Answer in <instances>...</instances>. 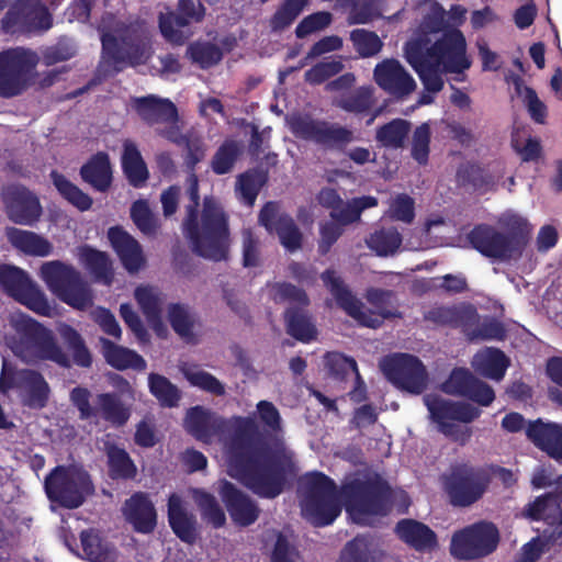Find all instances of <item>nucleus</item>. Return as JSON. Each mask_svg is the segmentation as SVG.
Returning a JSON list of instances; mask_svg holds the SVG:
<instances>
[{"mask_svg":"<svg viewBox=\"0 0 562 562\" xmlns=\"http://www.w3.org/2000/svg\"><path fill=\"white\" fill-rule=\"evenodd\" d=\"M181 372L190 385L215 396L225 394L224 384L213 374L199 369L198 366L186 364L181 368Z\"/></svg>","mask_w":562,"mask_h":562,"instance_id":"57","label":"nucleus"},{"mask_svg":"<svg viewBox=\"0 0 562 562\" xmlns=\"http://www.w3.org/2000/svg\"><path fill=\"white\" fill-rule=\"evenodd\" d=\"M473 366L485 378L499 381L509 367V359L501 349L487 348L475 355Z\"/></svg>","mask_w":562,"mask_h":562,"instance_id":"48","label":"nucleus"},{"mask_svg":"<svg viewBox=\"0 0 562 562\" xmlns=\"http://www.w3.org/2000/svg\"><path fill=\"white\" fill-rule=\"evenodd\" d=\"M101 61L98 70L110 67L113 74L146 65L154 54L153 36L144 21H116L101 27Z\"/></svg>","mask_w":562,"mask_h":562,"instance_id":"6","label":"nucleus"},{"mask_svg":"<svg viewBox=\"0 0 562 562\" xmlns=\"http://www.w3.org/2000/svg\"><path fill=\"white\" fill-rule=\"evenodd\" d=\"M324 285L334 296L337 305L359 325L369 328H379L385 318L395 316V313L381 308L379 312L364 310L363 303L351 292L335 270L327 269L321 274Z\"/></svg>","mask_w":562,"mask_h":562,"instance_id":"19","label":"nucleus"},{"mask_svg":"<svg viewBox=\"0 0 562 562\" xmlns=\"http://www.w3.org/2000/svg\"><path fill=\"white\" fill-rule=\"evenodd\" d=\"M82 552L90 562H115L117 551L115 547L103 539L95 529H87L80 532Z\"/></svg>","mask_w":562,"mask_h":562,"instance_id":"46","label":"nucleus"},{"mask_svg":"<svg viewBox=\"0 0 562 562\" xmlns=\"http://www.w3.org/2000/svg\"><path fill=\"white\" fill-rule=\"evenodd\" d=\"M404 55L430 93L442 90L445 74H461L471 67L463 33L447 27L446 10L437 1L431 3L412 38L405 43Z\"/></svg>","mask_w":562,"mask_h":562,"instance_id":"2","label":"nucleus"},{"mask_svg":"<svg viewBox=\"0 0 562 562\" xmlns=\"http://www.w3.org/2000/svg\"><path fill=\"white\" fill-rule=\"evenodd\" d=\"M218 494L236 525L247 527L258 519L260 509L257 504L232 482L221 480Z\"/></svg>","mask_w":562,"mask_h":562,"instance_id":"29","label":"nucleus"},{"mask_svg":"<svg viewBox=\"0 0 562 562\" xmlns=\"http://www.w3.org/2000/svg\"><path fill=\"white\" fill-rule=\"evenodd\" d=\"M83 182L90 184L99 192H106L112 186V167L110 157L105 151L92 155L80 168Z\"/></svg>","mask_w":562,"mask_h":562,"instance_id":"37","label":"nucleus"},{"mask_svg":"<svg viewBox=\"0 0 562 562\" xmlns=\"http://www.w3.org/2000/svg\"><path fill=\"white\" fill-rule=\"evenodd\" d=\"M0 288L7 295L25 305L34 313L45 317L54 315V308L45 293L31 280L23 269L12 265L0 263Z\"/></svg>","mask_w":562,"mask_h":562,"instance_id":"18","label":"nucleus"},{"mask_svg":"<svg viewBox=\"0 0 562 562\" xmlns=\"http://www.w3.org/2000/svg\"><path fill=\"white\" fill-rule=\"evenodd\" d=\"M132 108L146 124H175L179 120L178 109L169 99L154 94L134 98Z\"/></svg>","mask_w":562,"mask_h":562,"instance_id":"33","label":"nucleus"},{"mask_svg":"<svg viewBox=\"0 0 562 562\" xmlns=\"http://www.w3.org/2000/svg\"><path fill=\"white\" fill-rule=\"evenodd\" d=\"M265 547L273 543L271 562H296L297 552L288 538L277 529H268L262 535Z\"/></svg>","mask_w":562,"mask_h":562,"instance_id":"61","label":"nucleus"},{"mask_svg":"<svg viewBox=\"0 0 562 562\" xmlns=\"http://www.w3.org/2000/svg\"><path fill=\"white\" fill-rule=\"evenodd\" d=\"M424 319L437 327L461 328L475 325L479 321L476 310L469 306H434L424 313Z\"/></svg>","mask_w":562,"mask_h":562,"instance_id":"36","label":"nucleus"},{"mask_svg":"<svg viewBox=\"0 0 562 562\" xmlns=\"http://www.w3.org/2000/svg\"><path fill=\"white\" fill-rule=\"evenodd\" d=\"M204 15L205 8L200 0H179L176 11L160 14V33L168 42L181 45L184 43V35L180 29L201 22Z\"/></svg>","mask_w":562,"mask_h":562,"instance_id":"27","label":"nucleus"},{"mask_svg":"<svg viewBox=\"0 0 562 562\" xmlns=\"http://www.w3.org/2000/svg\"><path fill=\"white\" fill-rule=\"evenodd\" d=\"M374 104L373 90L371 87H359L352 93L341 98L337 106L350 113H364Z\"/></svg>","mask_w":562,"mask_h":562,"instance_id":"63","label":"nucleus"},{"mask_svg":"<svg viewBox=\"0 0 562 562\" xmlns=\"http://www.w3.org/2000/svg\"><path fill=\"white\" fill-rule=\"evenodd\" d=\"M16 330L15 353L26 362L52 361L63 369H70L72 364L90 368L92 364V355L85 339L68 324H61L58 333L71 357L58 345L50 329L31 317L22 318Z\"/></svg>","mask_w":562,"mask_h":562,"instance_id":"4","label":"nucleus"},{"mask_svg":"<svg viewBox=\"0 0 562 562\" xmlns=\"http://www.w3.org/2000/svg\"><path fill=\"white\" fill-rule=\"evenodd\" d=\"M527 438L541 451L554 460H562V426L544 423L542 419L529 422L526 427Z\"/></svg>","mask_w":562,"mask_h":562,"instance_id":"34","label":"nucleus"},{"mask_svg":"<svg viewBox=\"0 0 562 562\" xmlns=\"http://www.w3.org/2000/svg\"><path fill=\"white\" fill-rule=\"evenodd\" d=\"M150 393L157 398L162 407H177L181 400V392L177 385L171 383L165 375L150 373L148 376Z\"/></svg>","mask_w":562,"mask_h":562,"instance_id":"55","label":"nucleus"},{"mask_svg":"<svg viewBox=\"0 0 562 562\" xmlns=\"http://www.w3.org/2000/svg\"><path fill=\"white\" fill-rule=\"evenodd\" d=\"M134 297L147 322L157 328L162 325V305L165 295L158 288L139 285L134 291Z\"/></svg>","mask_w":562,"mask_h":562,"instance_id":"45","label":"nucleus"},{"mask_svg":"<svg viewBox=\"0 0 562 562\" xmlns=\"http://www.w3.org/2000/svg\"><path fill=\"white\" fill-rule=\"evenodd\" d=\"M108 474L112 480H134L137 467L128 452L115 442H104Z\"/></svg>","mask_w":562,"mask_h":562,"instance_id":"41","label":"nucleus"},{"mask_svg":"<svg viewBox=\"0 0 562 562\" xmlns=\"http://www.w3.org/2000/svg\"><path fill=\"white\" fill-rule=\"evenodd\" d=\"M183 426L189 435L206 445L228 430L226 418L201 405L187 409Z\"/></svg>","mask_w":562,"mask_h":562,"instance_id":"28","label":"nucleus"},{"mask_svg":"<svg viewBox=\"0 0 562 562\" xmlns=\"http://www.w3.org/2000/svg\"><path fill=\"white\" fill-rule=\"evenodd\" d=\"M409 131V121L404 119H393L376 128L375 139L385 148L398 149L404 146Z\"/></svg>","mask_w":562,"mask_h":562,"instance_id":"52","label":"nucleus"},{"mask_svg":"<svg viewBox=\"0 0 562 562\" xmlns=\"http://www.w3.org/2000/svg\"><path fill=\"white\" fill-rule=\"evenodd\" d=\"M491 483L490 473L484 467L467 463L457 464L442 477L443 490L454 507H469L479 502Z\"/></svg>","mask_w":562,"mask_h":562,"instance_id":"14","label":"nucleus"},{"mask_svg":"<svg viewBox=\"0 0 562 562\" xmlns=\"http://www.w3.org/2000/svg\"><path fill=\"white\" fill-rule=\"evenodd\" d=\"M53 26V16L40 0H15L1 19L8 34L43 33Z\"/></svg>","mask_w":562,"mask_h":562,"instance_id":"20","label":"nucleus"},{"mask_svg":"<svg viewBox=\"0 0 562 562\" xmlns=\"http://www.w3.org/2000/svg\"><path fill=\"white\" fill-rule=\"evenodd\" d=\"M2 202L8 218L20 225L32 226L42 215L38 198L21 184H10L2 190Z\"/></svg>","mask_w":562,"mask_h":562,"instance_id":"25","label":"nucleus"},{"mask_svg":"<svg viewBox=\"0 0 562 562\" xmlns=\"http://www.w3.org/2000/svg\"><path fill=\"white\" fill-rule=\"evenodd\" d=\"M350 41L355 49L362 58H368L379 54L383 47V43L373 31L364 29H356L350 33Z\"/></svg>","mask_w":562,"mask_h":562,"instance_id":"64","label":"nucleus"},{"mask_svg":"<svg viewBox=\"0 0 562 562\" xmlns=\"http://www.w3.org/2000/svg\"><path fill=\"white\" fill-rule=\"evenodd\" d=\"M101 61L98 70L110 67L113 74L146 65L154 54L153 36L144 21H116L101 27Z\"/></svg>","mask_w":562,"mask_h":562,"instance_id":"5","label":"nucleus"},{"mask_svg":"<svg viewBox=\"0 0 562 562\" xmlns=\"http://www.w3.org/2000/svg\"><path fill=\"white\" fill-rule=\"evenodd\" d=\"M341 497L356 521H362L367 516H385L391 510V486L379 475L346 483L341 487Z\"/></svg>","mask_w":562,"mask_h":562,"instance_id":"9","label":"nucleus"},{"mask_svg":"<svg viewBox=\"0 0 562 562\" xmlns=\"http://www.w3.org/2000/svg\"><path fill=\"white\" fill-rule=\"evenodd\" d=\"M49 178L58 193L79 211L85 212L92 206V198L68 180L63 173L57 170H52Z\"/></svg>","mask_w":562,"mask_h":562,"instance_id":"49","label":"nucleus"},{"mask_svg":"<svg viewBox=\"0 0 562 562\" xmlns=\"http://www.w3.org/2000/svg\"><path fill=\"white\" fill-rule=\"evenodd\" d=\"M429 417L437 429L451 440L465 445L471 436L470 427H461L457 423L470 424L481 416V409L468 402L443 398L437 394L424 396Z\"/></svg>","mask_w":562,"mask_h":562,"instance_id":"11","label":"nucleus"},{"mask_svg":"<svg viewBox=\"0 0 562 562\" xmlns=\"http://www.w3.org/2000/svg\"><path fill=\"white\" fill-rule=\"evenodd\" d=\"M79 258L95 282L108 286L112 284L114 270L106 252L86 245L80 248Z\"/></svg>","mask_w":562,"mask_h":562,"instance_id":"40","label":"nucleus"},{"mask_svg":"<svg viewBox=\"0 0 562 562\" xmlns=\"http://www.w3.org/2000/svg\"><path fill=\"white\" fill-rule=\"evenodd\" d=\"M121 165L130 186L139 189L146 184L149 178V171L140 151L134 143H124Z\"/></svg>","mask_w":562,"mask_h":562,"instance_id":"44","label":"nucleus"},{"mask_svg":"<svg viewBox=\"0 0 562 562\" xmlns=\"http://www.w3.org/2000/svg\"><path fill=\"white\" fill-rule=\"evenodd\" d=\"M91 396L87 387L76 386L70 391V402L78 409L81 420L101 418L114 428H121L127 424L131 409L117 393L98 394L94 406H91Z\"/></svg>","mask_w":562,"mask_h":562,"instance_id":"15","label":"nucleus"},{"mask_svg":"<svg viewBox=\"0 0 562 562\" xmlns=\"http://www.w3.org/2000/svg\"><path fill=\"white\" fill-rule=\"evenodd\" d=\"M305 501L303 513L315 527L331 525L341 514L340 494L335 481L319 471L303 476Z\"/></svg>","mask_w":562,"mask_h":562,"instance_id":"10","label":"nucleus"},{"mask_svg":"<svg viewBox=\"0 0 562 562\" xmlns=\"http://www.w3.org/2000/svg\"><path fill=\"white\" fill-rule=\"evenodd\" d=\"M105 361L116 370L132 368L142 371L146 368L145 359L136 351L119 346L109 339H101Z\"/></svg>","mask_w":562,"mask_h":562,"instance_id":"47","label":"nucleus"},{"mask_svg":"<svg viewBox=\"0 0 562 562\" xmlns=\"http://www.w3.org/2000/svg\"><path fill=\"white\" fill-rule=\"evenodd\" d=\"M168 322L173 331L181 338L188 341L193 338L195 317L190 313L187 305L181 303L169 304Z\"/></svg>","mask_w":562,"mask_h":562,"instance_id":"59","label":"nucleus"},{"mask_svg":"<svg viewBox=\"0 0 562 562\" xmlns=\"http://www.w3.org/2000/svg\"><path fill=\"white\" fill-rule=\"evenodd\" d=\"M16 390L22 403L31 408L46 406L50 393L49 385L42 373L32 369H16L3 359L0 373V393Z\"/></svg>","mask_w":562,"mask_h":562,"instance_id":"17","label":"nucleus"},{"mask_svg":"<svg viewBox=\"0 0 562 562\" xmlns=\"http://www.w3.org/2000/svg\"><path fill=\"white\" fill-rule=\"evenodd\" d=\"M381 369L385 378L397 389L422 394L428 384V373L422 360L409 353H394L384 358Z\"/></svg>","mask_w":562,"mask_h":562,"instance_id":"21","label":"nucleus"},{"mask_svg":"<svg viewBox=\"0 0 562 562\" xmlns=\"http://www.w3.org/2000/svg\"><path fill=\"white\" fill-rule=\"evenodd\" d=\"M47 499L61 508L77 509L94 494V485L86 471L56 465L44 480Z\"/></svg>","mask_w":562,"mask_h":562,"instance_id":"12","label":"nucleus"},{"mask_svg":"<svg viewBox=\"0 0 562 562\" xmlns=\"http://www.w3.org/2000/svg\"><path fill=\"white\" fill-rule=\"evenodd\" d=\"M456 176L461 186H469L475 191L487 192L495 184L494 177L477 162L460 165Z\"/></svg>","mask_w":562,"mask_h":562,"instance_id":"50","label":"nucleus"},{"mask_svg":"<svg viewBox=\"0 0 562 562\" xmlns=\"http://www.w3.org/2000/svg\"><path fill=\"white\" fill-rule=\"evenodd\" d=\"M186 56L201 69L218 65L223 57L222 48L209 41H195L188 45Z\"/></svg>","mask_w":562,"mask_h":562,"instance_id":"51","label":"nucleus"},{"mask_svg":"<svg viewBox=\"0 0 562 562\" xmlns=\"http://www.w3.org/2000/svg\"><path fill=\"white\" fill-rule=\"evenodd\" d=\"M382 550L371 535H358L342 548L337 562H379Z\"/></svg>","mask_w":562,"mask_h":562,"instance_id":"39","label":"nucleus"},{"mask_svg":"<svg viewBox=\"0 0 562 562\" xmlns=\"http://www.w3.org/2000/svg\"><path fill=\"white\" fill-rule=\"evenodd\" d=\"M501 540L498 528L481 520L456 531L451 538L450 553L458 560L471 561L492 554Z\"/></svg>","mask_w":562,"mask_h":562,"instance_id":"16","label":"nucleus"},{"mask_svg":"<svg viewBox=\"0 0 562 562\" xmlns=\"http://www.w3.org/2000/svg\"><path fill=\"white\" fill-rule=\"evenodd\" d=\"M167 516L172 532L182 542L192 546L200 539L201 527L196 516L186 508L179 495L171 494L169 496Z\"/></svg>","mask_w":562,"mask_h":562,"instance_id":"31","label":"nucleus"},{"mask_svg":"<svg viewBox=\"0 0 562 562\" xmlns=\"http://www.w3.org/2000/svg\"><path fill=\"white\" fill-rule=\"evenodd\" d=\"M373 77L381 89L395 97L408 95L416 88L414 78L396 59L379 63L374 68Z\"/></svg>","mask_w":562,"mask_h":562,"instance_id":"30","label":"nucleus"},{"mask_svg":"<svg viewBox=\"0 0 562 562\" xmlns=\"http://www.w3.org/2000/svg\"><path fill=\"white\" fill-rule=\"evenodd\" d=\"M530 236L531 228L527 220L510 216L506 221V232H501L490 224H477L468 234V240L486 258L510 261L522 256Z\"/></svg>","mask_w":562,"mask_h":562,"instance_id":"7","label":"nucleus"},{"mask_svg":"<svg viewBox=\"0 0 562 562\" xmlns=\"http://www.w3.org/2000/svg\"><path fill=\"white\" fill-rule=\"evenodd\" d=\"M291 128L299 138L311 142L325 151L344 154L357 165L374 161L369 148L357 146L348 149L356 136L351 128L340 123L304 115L294 117Z\"/></svg>","mask_w":562,"mask_h":562,"instance_id":"8","label":"nucleus"},{"mask_svg":"<svg viewBox=\"0 0 562 562\" xmlns=\"http://www.w3.org/2000/svg\"><path fill=\"white\" fill-rule=\"evenodd\" d=\"M310 0H283L269 20L273 32H281L289 27L303 12Z\"/></svg>","mask_w":562,"mask_h":562,"instance_id":"60","label":"nucleus"},{"mask_svg":"<svg viewBox=\"0 0 562 562\" xmlns=\"http://www.w3.org/2000/svg\"><path fill=\"white\" fill-rule=\"evenodd\" d=\"M441 389L446 394L468 398L484 407L490 406L495 400L493 387L467 368L452 369Z\"/></svg>","mask_w":562,"mask_h":562,"instance_id":"24","label":"nucleus"},{"mask_svg":"<svg viewBox=\"0 0 562 562\" xmlns=\"http://www.w3.org/2000/svg\"><path fill=\"white\" fill-rule=\"evenodd\" d=\"M306 306H289L284 312L286 333L294 339L308 344L316 339L317 328Z\"/></svg>","mask_w":562,"mask_h":562,"instance_id":"42","label":"nucleus"},{"mask_svg":"<svg viewBox=\"0 0 562 562\" xmlns=\"http://www.w3.org/2000/svg\"><path fill=\"white\" fill-rule=\"evenodd\" d=\"M193 499L200 510L201 518L214 529H220L226 524V515L216 497L201 488L193 492Z\"/></svg>","mask_w":562,"mask_h":562,"instance_id":"53","label":"nucleus"},{"mask_svg":"<svg viewBox=\"0 0 562 562\" xmlns=\"http://www.w3.org/2000/svg\"><path fill=\"white\" fill-rule=\"evenodd\" d=\"M255 417H236L228 446L231 475L261 498L278 497L296 474L293 452L282 437V418L272 402L256 405Z\"/></svg>","mask_w":562,"mask_h":562,"instance_id":"1","label":"nucleus"},{"mask_svg":"<svg viewBox=\"0 0 562 562\" xmlns=\"http://www.w3.org/2000/svg\"><path fill=\"white\" fill-rule=\"evenodd\" d=\"M324 364L328 374L336 380H345L349 374H357L358 366L353 358L341 352L330 351L324 356Z\"/></svg>","mask_w":562,"mask_h":562,"instance_id":"62","label":"nucleus"},{"mask_svg":"<svg viewBox=\"0 0 562 562\" xmlns=\"http://www.w3.org/2000/svg\"><path fill=\"white\" fill-rule=\"evenodd\" d=\"M403 241L402 235L395 227L380 228L367 239L368 247L380 257L394 255Z\"/></svg>","mask_w":562,"mask_h":562,"instance_id":"56","label":"nucleus"},{"mask_svg":"<svg viewBox=\"0 0 562 562\" xmlns=\"http://www.w3.org/2000/svg\"><path fill=\"white\" fill-rule=\"evenodd\" d=\"M40 274L49 291L67 305L86 310L92 304L87 282L71 265L60 260L47 261L41 266Z\"/></svg>","mask_w":562,"mask_h":562,"instance_id":"13","label":"nucleus"},{"mask_svg":"<svg viewBox=\"0 0 562 562\" xmlns=\"http://www.w3.org/2000/svg\"><path fill=\"white\" fill-rule=\"evenodd\" d=\"M187 181L189 203L186 205L182 223L184 237L196 256L215 262L227 260L231 246L227 213L214 196H205L199 220L200 193L196 173H190Z\"/></svg>","mask_w":562,"mask_h":562,"instance_id":"3","label":"nucleus"},{"mask_svg":"<svg viewBox=\"0 0 562 562\" xmlns=\"http://www.w3.org/2000/svg\"><path fill=\"white\" fill-rule=\"evenodd\" d=\"M396 535L416 551L431 550L437 546V536L427 525L415 519H402L396 524Z\"/></svg>","mask_w":562,"mask_h":562,"instance_id":"38","label":"nucleus"},{"mask_svg":"<svg viewBox=\"0 0 562 562\" xmlns=\"http://www.w3.org/2000/svg\"><path fill=\"white\" fill-rule=\"evenodd\" d=\"M35 65V56L23 48L0 52V97L20 95L27 88L29 74Z\"/></svg>","mask_w":562,"mask_h":562,"instance_id":"22","label":"nucleus"},{"mask_svg":"<svg viewBox=\"0 0 562 562\" xmlns=\"http://www.w3.org/2000/svg\"><path fill=\"white\" fill-rule=\"evenodd\" d=\"M5 236L15 249L25 255L46 257L53 251V246L46 238L31 231L8 227Z\"/></svg>","mask_w":562,"mask_h":562,"instance_id":"43","label":"nucleus"},{"mask_svg":"<svg viewBox=\"0 0 562 562\" xmlns=\"http://www.w3.org/2000/svg\"><path fill=\"white\" fill-rule=\"evenodd\" d=\"M241 154L240 145L233 139L224 140L216 149L211 169L215 175L222 176L231 172Z\"/></svg>","mask_w":562,"mask_h":562,"instance_id":"58","label":"nucleus"},{"mask_svg":"<svg viewBox=\"0 0 562 562\" xmlns=\"http://www.w3.org/2000/svg\"><path fill=\"white\" fill-rule=\"evenodd\" d=\"M109 240L117 254L123 267L130 272H138L145 265V257L139 243L121 226L111 227Z\"/></svg>","mask_w":562,"mask_h":562,"instance_id":"35","label":"nucleus"},{"mask_svg":"<svg viewBox=\"0 0 562 562\" xmlns=\"http://www.w3.org/2000/svg\"><path fill=\"white\" fill-rule=\"evenodd\" d=\"M258 222L269 233H277L281 245L290 252L302 247L303 235L293 217L288 213H280L274 201L267 202L260 210Z\"/></svg>","mask_w":562,"mask_h":562,"instance_id":"26","label":"nucleus"},{"mask_svg":"<svg viewBox=\"0 0 562 562\" xmlns=\"http://www.w3.org/2000/svg\"><path fill=\"white\" fill-rule=\"evenodd\" d=\"M122 512L125 520L138 533H151L157 527L155 505L145 492H135L124 502Z\"/></svg>","mask_w":562,"mask_h":562,"instance_id":"32","label":"nucleus"},{"mask_svg":"<svg viewBox=\"0 0 562 562\" xmlns=\"http://www.w3.org/2000/svg\"><path fill=\"white\" fill-rule=\"evenodd\" d=\"M267 182V173L258 169H249L237 177L236 190L244 204L251 207Z\"/></svg>","mask_w":562,"mask_h":562,"instance_id":"54","label":"nucleus"},{"mask_svg":"<svg viewBox=\"0 0 562 562\" xmlns=\"http://www.w3.org/2000/svg\"><path fill=\"white\" fill-rule=\"evenodd\" d=\"M524 516L530 520H542L548 525L543 537L555 541L562 537V485L557 482V490L536 497L524 507Z\"/></svg>","mask_w":562,"mask_h":562,"instance_id":"23","label":"nucleus"}]
</instances>
